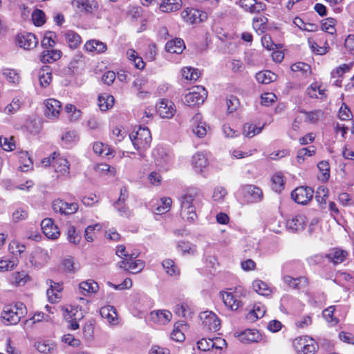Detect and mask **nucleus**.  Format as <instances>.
<instances>
[{
  "label": "nucleus",
  "instance_id": "obj_42",
  "mask_svg": "<svg viewBox=\"0 0 354 354\" xmlns=\"http://www.w3.org/2000/svg\"><path fill=\"white\" fill-rule=\"evenodd\" d=\"M315 153V148L313 146L309 148H302L299 149L297 155V160L299 164H302L307 157L312 156Z\"/></svg>",
  "mask_w": 354,
  "mask_h": 354
},
{
  "label": "nucleus",
  "instance_id": "obj_59",
  "mask_svg": "<svg viewBox=\"0 0 354 354\" xmlns=\"http://www.w3.org/2000/svg\"><path fill=\"white\" fill-rule=\"evenodd\" d=\"M328 197V189L326 187L324 186H320L318 187L315 199L319 203H326V199Z\"/></svg>",
  "mask_w": 354,
  "mask_h": 354
},
{
  "label": "nucleus",
  "instance_id": "obj_25",
  "mask_svg": "<svg viewBox=\"0 0 354 354\" xmlns=\"http://www.w3.org/2000/svg\"><path fill=\"white\" fill-rule=\"evenodd\" d=\"M185 48L184 41L180 38H175L168 41L165 45V50L170 53L180 54Z\"/></svg>",
  "mask_w": 354,
  "mask_h": 354
},
{
  "label": "nucleus",
  "instance_id": "obj_46",
  "mask_svg": "<svg viewBox=\"0 0 354 354\" xmlns=\"http://www.w3.org/2000/svg\"><path fill=\"white\" fill-rule=\"evenodd\" d=\"M145 267V262L142 260L129 261L127 268L125 270L132 274L138 273Z\"/></svg>",
  "mask_w": 354,
  "mask_h": 354
},
{
  "label": "nucleus",
  "instance_id": "obj_28",
  "mask_svg": "<svg viewBox=\"0 0 354 354\" xmlns=\"http://www.w3.org/2000/svg\"><path fill=\"white\" fill-rule=\"evenodd\" d=\"M53 155V165L55 171L62 174H68L70 168L68 160L64 158H56L55 156L56 155L55 152Z\"/></svg>",
  "mask_w": 354,
  "mask_h": 354
},
{
  "label": "nucleus",
  "instance_id": "obj_50",
  "mask_svg": "<svg viewBox=\"0 0 354 354\" xmlns=\"http://www.w3.org/2000/svg\"><path fill=\"white\" fill-rule=\"evenodd\" d=\"M19 158L23 163V166L21 167L22 171H27L32 167L33 162L28 151H21Z\"/></svg>",
  "mask_w": 354,
  "mask_h": 354
},
{
  "label": "nucleus",
  "instance_id": "obj_32",
  "mask_svg": "<svg viewBox=\"0 0 354 354\" xmlns=\"http://www.w3.org/2000/svg\"><path fill=\"white\" fill-rule=\"evenodd\" d=\"M64 37L66 43L71 48H77L81 44V37L75 31L67 30L64 33Z\"/></svg>",
  "mask_w": 354,
  "mask_h": 354
},
{
  "label": "nucleus",
  "instance_id": "obj_41",
  "mask_svg": "<svg viewBox=\"0 0 354 354\" xmlns=\"http://www.w3.org/2000/svg\"><path fill=\"white\" fill-rule=\"evenodd\" d=\"M84 58L82 53L75 54L71 62H70V68L73 70V72L77 71L78 69L82 68L84 66Z\"/></svg>",
  "mask_w": 354,
  "mask_h": 354
},
{
  "label": "nucleus",
  "instance_id": "obj_45",
  "mask_svg": "<svg viewBox=\"0 0 354 354\" xmlns=\"http://www.w3.org/2000/svg\"><path fill=\"white\" fill-rule=\"evenodd\" d=\"M335 24L336 20L335 19L326 18L322 22V29L330 35H333L336 32Z\"/></svg>",
  "mask_w": 354,
  "mask_h": 354
},
{
  "label": "nucleus",
  "instance_id": "obj_13",
  "mask_svg": "<svg viewBox=\"0 0 354 354\" xmlns=\"http://www.w3.org/2000/svg\"><path fill=\"white\" fill-rule=\"evenodd\" d=\"M156 109L157 112L162 118H171L176 112L174 104L168 100H162L158 104Z\"/></svg>",
  "mask_w": 354,
  "mask_h": 354
},
{
  "label": "nucleus",
  "instance_id": "obj_62",
  "mask_svg": "<svg viewBox=\"0 0 354 354\" xmlns=\"http://www.w3.org/2000/svg\"><path fill=\"white\" fill-rule=\"evenodd\" d=\"M317 167L322 174V180H328L330 176V166L327 161H321L318 163Z\"/></svg>",
  "mask_w": 354,
  "mask_h": 354
},
{
  "label": "nucleus",
  "instance_id": "obj_17",
  "mask_svg": "<svg viewBox=\"0 0 354 354\" xmlns=\"http://www.w3.org/2000/svg\"><path fill=\"white\" fill-rule=\"evenodd\" d=\"M348 255V252L344 250L333 248L326 254V257L334 265H337L344 262Z\"/></svg>",
  "mask_w": 354,
  "mask_h": 354
},
{
  "label": "nucleus",
  "instance_id": "obj_1",
  "mask_svg": "<svg viewBox=\"0 0 354 354\" xmlns=\"http://www.w3.org/2000/svg\"><path fill=\"white\" fill-rule=\"evenodd\" d=\"M198 192L195 189H189L180 198V215L183 218L189 222H194L197 218L196 213V198Z\"/></svg>",
  "mask_w": 354,
  "mask_h": 354
},
{
  "label": "nucleus",
  "instance_id": "obj_2",
  "mask_svg": "<svg viewBox=\"0 0 354 354\" xmlns=\"http://www.w3.org/2000/svg\"><path fill=\"white\" fill-rule=\"evenodd\" d=\"M129 138L136 149L147 148L151 142V132L147 127H139L129 135Z\"/></svg>",
  "mask_w": 354,
  "mask_h": 354
},
{
  "label": "nucleus",
  "instance_id": "obj_37",
  "mask_svg": "<svg viewBox=\"0 0 354 354\" xmlns=\"http://www.w3.org/2000/svg\"><path fill=\"white\" fill-rule=\"evenodd\" d=\"M300 113L305 115L304 121L306 122L315 124L317 123L321 118L324 115V112L322 110H315L312 111H306L304 110H301Z\"/></svg>",
  "mask_w": 354,
  "mask_h": 354
},
{
  "label": "nucleus",
  "instance_id": "obj_19",
  "mask_svg": "<svg viewBox=\"0 0 354 354\" xmlns=\"http://www.w3.org/2000/svg\"><path fill=\"white\" fill-rule=\"evenodd\" d=\"M306 218L304 215L299 214L289 219L286 222V227L289 230L295 232L304 228Z\"/></svg>",
  "mask_w": 354,
  "mask_h": 354
},
{
  "label": "nucleus",
  "instance_id": "obj_3",
  "mask_svg": "<svg viewBox=\"0 0 354 354\" xmlns=\"http://www.w3.org/2000/svg\"><path fill=\"white\" fill-rule=\"evenodd\" d=\"M207 96V92L203 86H197L192 88V91L185 95L184 103L192 106L203 103Z\"/></svg>",
  "mask_w": 354,
  "mask_h": 354
},
{
  "label": "nucleus",
  "instance_id": "obj_6",
  "mask_svg": "<svg viewBox=\"0 0 354 354\" xmlns=\"http://www.w3.org/2000/svg\"><path fill=\"white\" fill-rule=\"evenodd\" d=\"M71 4L73 8L86 15H94L99 8L96 0H72Z\"/></svg>",
  "mask_w": 354,
  "mask_h": 354
},
{
  "label": "nucleus",
  "instance_id": "obj_24",
  "mask_svg": "<svg viewBox=\"0 0 354 354\" xmlns=\"http://www.w3.org/2000/svg\"><path fill=\"white\" fill-rule=\"evenodd\" d=\"M239 339L246 344L257 342L260 339V334L255 329H247L238 335Z\"/></svg>",
  "mask_w": 354,
  "mask_h": 354
},
{
  "label": "nucleus",
  "instance_id": "obj_7",
  "mask_svg": "<svg viewBox=\"0 0 354 354\" xmlns=\"http://www.w3.org/2000/svg\"><path fill=\"white\" fill-rule=\"evenodd\" d=\"M245 201L249 203L260 202L263 198L262 190L252 185H245L241 187Z\"/></svg>",
  "mask_w": 354,
  "mask_h": 354
},
{
  "label": "nucleus",
  "instance_id": "obj_30",
  "mask_svg": "<svg viewBox=\"0 0 354 354\" xmlns=\"http://www.w3.org/2000/svg\"><path fill=\"white\" fill-rule=\"evenodd\" d=\"M98 106L102 111H106L111 108L114 103V97L107 93L100 94L97 99Z\"/></svg>",
  "mask_w": 354,
  "mask_h": 354
},
{
  "label": "nucleus",
  "instance_id": "obj_4",
  "mask_svg": "<svg viewBox=\"0 0 354 354\" xmlns=\"http://www.w3.org/2000/svg\"><path fill=\"white\" fill-rule=\"evenodd\" d=\"M180 16L185 22L189 24L201 23L207 18L205 12L193 8H185L181 12Z\"/></svg>",
  "mask_w": 354,
  "mask_h": 354
},
{
  "label": "nucleus",
  "instance_id": "obj_63",
  "mask_svg": "<svg viewBox=\"0 0 354 354\" xmlns=\"http://www.w3.org/2000/svg\"><path fill=\"white\" fill-rule=\"evenodd\" d=\"M338 117L342 120H348L351 118V111L345 104H343L341 106L339 110Z\"/></svg>",
  "mask_w": 354,
  "mask_h": 354
},
{
  "label": "nucleus",
  "instance_id": "obj_27",
  "mask_svg": "<svg viewBox=\"0 0 354 354\" xmlns=\"http://www.w3.org/2000/svg\"><path fill=\"white\" fill-rule=\"evenodd\" d=\"M266 311V307L262 304H255L252 309L246 315V319L250 322H254L258 319L263 317Z\"/></svg>",
  "mask_w": 354,
  "mask_h": 354
},
{
  "label": "nucleus",
  "instance_id": "obj_15",
  "mask_svg": "<svg viewBox=\"0 0 354 354\" xmlns=\"http://www.w3.org/2000/svg\"><path fill=\"white\" fill-rule=\"evenodd\" d=\"M1 317L2 322L6 325H15L18 324L21 319V317L17 315V313L14 310V308L10 306L4 308L1 313Z\"/></svg>",
  "mask_w": 354,
  "mask_h": 354
},
{
  "label": "nucleus",
  "instance_id": "obj_52",
  "mask_svg": "<svg viewBox=\"0 0 354 354\" xmlns=\"http://www.w3.org/2000/svg\"><path fill=\"white\" fill-rule=\"evenodd\" d=\"M101 229H102V225L100 223H96L95 225H88L86 228L85 232H84L85 239L88 242L93 241L94 231L95 230L100 231Z\"/></svg>",
  "mask_w": 354,
  "mask_h": 354
},
{
  "label": "nucleus",
  "instance_id": "obj_12",
  "mask_svg": "<svg viewBox=\"0 0 354 354\" xmlns=\"http://www.w3.org/2000/svg\"><path fill=\"white\" fill-rule=\"evenodd\" d=\"M41 227L43 233L50 239H56L59 236V230L51 218H46L41 222Z\"/></svg>",
  "mask_w": 354,
  "mask_h": 354
},
{
  "label": "nucleus",
  "instance_id": "obj_10",
  "mask_svg": "<svg viewBox=\"0 0 354 354\" xmlns=\"http://www.w3.org/2000/svg\"><path fill=\"white\" fill-rule=\"evenodd\" d=\"M17 40L20 48L28 50L35 48L38 44L35 35L31 32L20 33L17 35Z\"/></svg>",
  "mask_w": 354,
  "mask_h": 354
},
{
  "label": "nucleus",
  "instance_id": "obj_5",
  "mask_svg": "<svg viewBox=\"0 0 354 354\" xmlns=\"http://www.w3.org/2000/svg\"><path fill=\"white\" fill-rule=\"evenodd\" d=\"M314 191L310 187L301 186L297 187L291 192V198L297 203L306 205L312 200Z\"/></svg>",
  "mask_w": 354,
  "mask_h": 354
},
{
  "label": "nucleus",
  "instance_id": "obj_21",
  "mask_svg": "<svg viewBox=\"0 0 354 354\" xmlns=\"http://www.w3.org/2000/svg\"><path fill=\"white\" fill-rule=\"evenodd\" d=\"M30 280V277L24 270L14 272L9 278V282L15 286H24Z\"/></svg>",
  "mask_w": 354,
  "mask_h": 354
},
{
  "label": "nucleus",
  "instance_id": "obj_36",
  "mask_svg": "<svg viewBox=\"0 0 354 354\" xmlns=\"http://www.w3.org/2000/svg\"><path fill=\"white\" fill-rule=\"evenodd\" d=\"M93 149L96 154L102 156L109 157L110 156H113L114 155V151L113 149H110L108 145H104L100 142H95L93 146Z\"/></svg>",
  "mask_w": 354,
  "mask_h": 354
},
{
  "label": "nucleus",
  "instance_id": "obj_33",
  "mask_svg": "<svg viewBox=\"0 0 354 354\" xmlns=\"http://www.w3.org/2000/svg\"><path fill=\"white\" fill-rule=\"evenodd\" d=\"M192 165L197 172H201L207 166V159L203 153H197L192 158Z\"/></svg>",
  "mask_w": 354,
  "mask_h": 354
},
{
  "label": "nucleus",
  "instance_id": "obj_8",
  "mask_svg": "<svg viewBox=\"0 0 354 354\" xmlns=\"http://www.w3.org/2000/svg\"><path fill=\"white\" fill-rule=\"evenodd\" d=\"M52 207L55 212L68 215L75 213L78 210L79 205L76 203H68L58 198L53 202Z\"/></svg>",
  "mask_w": 354,
  "mask_h": 354
},
{
  "label": "nucleus",
  "instance_id": "obj_48",
  "mask_svg": "<svg viewBox=\"0 0 354 354\" xmlns=\"http://www.w3.org/2000/svg\"><path fill=\"white\" fill-rule=\"evenodd\" d=\"M17 266V259H0V271L5 272L12 270Z\"/></svg>",
  "mask_w": 354,
  "mask_h": 354
},
{
  "label": "nucleus",
  "instance_id": "obj_40",
  "mask_svg": "<svg viewBox=\"0 0 354 354\" xmlns=\"http://www.w3.org/2000/svg\"><path fill=\"white\" fill-rule=\"evenodd\" d=\"M62 142L66 147H72L77 140V135L75 131H68L65 132L61 137Z\"/></svg>",
  "mask_w": 354,
  "mask_h": 354
},
{
  "label": "nucleus",
  "instance_id": "obj_43",
  "mask_svg": "<svg viewBox=\"0 0 354 354\" xmlns=\"http://www.w3.org/2000/svg\"><path fill=\"white\" fill-rule=\"evenodd\" d=\"M162 265L166 272L170 276L179 275L180 271L178 267L175 265L174 261L171 259L164 260Z\"/></svg>",
  "mask_w": 354,
  "mask_h": 354
},
{
  "label": "nucleus",
  "instance_id": "obj_23",
  "mask_svg": "<svg viewBox=\"0 0 354 354\" xmlns=\"http://www.w3.org/2000/svg\"><path fill=\"white\" fill-rule=\"evenodd\" d=\"M62 55V51L55 49H46L40 55V61L44 64H51L58 60Z\"/></svg>",
  "mask_w": 354,
  "mask_h": 354
},
{
  "label": "nucleus",
  "instance_id": "obj_60",
  "mask_svg": "<svg viewBox=\"0 0 354 354\" xmlns=\"http://www.w3.org/2000/svg\"><path fill=\"white\" fill-rule=\"evenodd\" d=\"M198 349L207 351L214 348L212 339L203 338L197 342Z\"/></svg>",
  "mask_w": 354,
  "mask_h": 354
},
{
  "label": "nucleus",
  "instance_id": "obj_38",
  "mask_svg": "<svg viewBox=\"0 0 354 354\" xmlns=\"http://www.w3.org/2000/svg\"><path fill=\"white\" fill-rule=\"evenodd\" d=\"M52 80V74L49 70V67L46 66H43L39 73V80L41 87L46 88L48 86Z\"/></svg>",
  "mask_w": 354,
  "mask_h": 354
},
{
  "label": "nucleus",
  "instance_id": "obj_44",
  "mask_svg": "<svg viewBox=\"0 0 354 354\" xmlns=\"http://www.w3.org/2000/svg\"><path fill=\"white\" fill-rule=\"evenodd\" d=\"M272 183V189L276 192H281L284 189L283 176L278 173L272 176L271 178Z\"/></svg>",
  "mask_w": 354,
  "mask_h": 354
},
{
  "label": "nucleus",
  "instance_id": "obj_14",
  "mask_svg": "<svg viewBox=\"0 0 354 354\" xmlns=\"http://www.w3.org/2000/svg\"><path fill=\"white\" fill-rule=\"evenodd\" d=\"M192 132L198 138H203L207 133V124L202 121V115L196 113L191 120Z\"/></svg>",
  "mask_w": 354,
  "mask_h": 354
},
{
  "label": "nucleus",
  "instance_id": "obj_26",
  "mask_svg": "<svg viewBox=\"0 0 354 354\" xmlns=\"http://www.w3.org/2000/svg\"><path fill=\"white\" fill-rule=\"evenodd\" d=\"M100 315L102 318L107 320V322L115 325L118 321V314L115 308L112 306H105L102 307L100 310Z\"/></svg>",
  "mask_w": 354,
  "mask_h": 354
},
{
  "label": "nucleus",
  "instance_id": "obj_53",
  "mask_svg": "<svg viewBox=\"0 0 354 354\" xmlns=\"http://www.w3.org/2000/svg\"><path fill=\"white\" fill-rule=\"evenodd\" d=\"M67 238L71 243L77 244L80 241L81 236L76 232L75 227L70 225L67 228Z\"/></svg>",
  "mask_w": 354,
  "mask_h": 354
},
{
  "label": "nucleus",
  "instance_id": "obj_58",
  "mask_svg": "<svg viewBox=\"0 0 354 354\" xmlns=\"http://www.w3.org/2000/svg\"><path fill=\"white\" fill-rule=\"evenodd\" d=\"M44 17V12L40 10H36L32 14V21L37 26H40L45 23Z\"/></svg>",
  "mask_w": 354,
  "mask_h": 354
},
{
  "label": "nucleus",
  "instance_id": "obj_16",
  "mask_svg": "<svg viewBox=\"0 0 354 354\" xmlns=\"http://www.w3.org/2000/svg\"><path fill=\"white\" fill-rule=\"evenodd\" d=\"M283 279L284 283L290 288L297 290L307 287L308 284V279L306 277L294 278L289 275H286L283 277Z\"/></svg>",
  "mask_w": 354,
  "mask_h": 354
},
{
  "label": "nucleus",
  "instance_id": "obj_20",
  "mask_svg": "<svg viewBox=\"0 0 354 354\" xmlns=\"http://www.w3.org/2000/svg\"><path fill=\"white\" fill-rule=\"evenodd\" d=\"M225 305L232 310H236L242 306V301L232 292H221Z\"/></svg>",
  "mask_w": 354,
  "mask_h": 354
},
{
  "label": "nucleus",
  "instance_id": "obj_56",
  "mask_svg": "<svg viewBox=\"0 0 354 354\" xmlns=\"http://www.w3.org/2000/svg\"><path fill=\"white\" fill-rule=\"evenodd\" d=\"M3 75L10 83L17 84L19 82V75L13 69H4Z\"/></svg>",
  "mask_w": 354,
  "mask_h": 354
},
{
  "label": "nucleus",
  "instance_id": "obj_11",
  "mask_svg": "<svg viewBox=\"0 0 354 354\" xmlns=\"http://www.w3.org/2000/svg\"><path fill=\"white\" fill-rule=\"evenodd\" d=\"M44 104L46 106L45 115L50 119L57 118L62 109L61 102L55 99L50 98L46 100Z\"/></svg>",
  "mask_w": 354,
  "mask_h": 354
},
{
  "label": "nucleus",
  "instance_id": "obj_29",
  "mask_svg": "<svg viewBox=\"0 0 354 354\" xmlns=\"http://www.w3.org/2000/svg\"><path fill=\"white\" fill-rule=\"evenodd\" d=\"M84 48L88 52H94L96 53H104L107 49V46L104 43L96 39H91L86 41Z\"/></svg>",
  "mask_w": 354,
  "mask_h": 354
},
{
  "label": "nucleus",
  "instance_id": "obj_55",
  "mask_svg": "<svg viewBox=\"0 0 354 354\" xmlns=\"http://www.w3.org/2000/svg\"><path fill=\"white\" fill-rule=\"evenodd\" d=\"M308 339H312V338L305 336L299 337L295 339L293 345L298 353H301L305 348L307 344H308Z\"/></svg>",
  "mask_w": 354,
  "mask_h": 354
},
{
  "label": "nucleus",
  "instance_id": "obj_22",
  "mask_svg": "<svg viewBox=\"0 0 354 354\" xmlns=\"http://www.w3.org/2000/svg\"><path fill=\"white\" fill-rule=\"evenodd\" d=\"M150 316L153 322L166 324L171 319L172 314L167 310H159L151 312Z\"/></svg>",
  "mask_w": 354,
  "mask_h": 354
},
{
  "label": "nucleus",
  "instance_id": "obj_49",
  "mask_svg": "<svg viewBox=\"0 0 354 354\" xmlns=\"http://www.w3.org/2000/svg\"><path fill=\"white\" fill-rule=\"evenodd\" d=\"M308 42L310 48L312 50L316 53L317 55H324L328 52L329 46H328L327 41H325V46L323 47H320L317 45V44L312 39L309 38L308 39Z\"/></svg>",
  "mask_w": 354,
  "mask_h": 354
},
{
  "label": "nucleus",
  "instance_id": "obj_51",
  "mask_svg": "<svg viewBox=\"0 0 354 354\" xmlns=\"http://www.w3.org/2000/svg\"><path fill=\"white\" fill-rule=\"evenodd\" d=\"M160 201L161 205H159L156 207V213L158 214H162L167 212L169 210L172 203L171 199L170 198L167 197L162 198Z\"/></svg>",
  "mask_w": 354,
  "mask_h": 354
},
{
  "label": "nucleus",
  "instance_id": "obj_34",
  "mask_svg": "<svg viewBox=\"0 0 354 354\" xmlns=\"http://www.w3.org/2000/svg\"><path fill=\"white\" fill-rule=\"evenodd\" d=\"M79 287L81 293L84 296L88 293L96 292L99 288L97 283L93 280L82 281L80 283Z\"/></svg>",
  "mask_w": 354,
  "mask_h": 354
},
{
  "label": "nucleus",
  "instance_id": "obj_57",
  "mask_svg": "<svg viewBox=\"0 0 354 354\" xmlns=\"http://www.w3.org/2000/svg\"><path fill=\"white\" fill-rule=\"evenodd\" d=\"M263 127H256L252 124H246L243 127V133L245 136L252 138L256 134H259L261 133Z\"/></svg>",
  "mask_w": 354,
  "mask_h": 354
},
{
  "label": "nucleus",
  "instance_id": "obj_54",
  "mask_svg": "<svg viewBox=\"0 0 354 354\" xmlns=\"http://www.w3.org/2000/svg\"><path fill=\"white\" fill-rule=\"evenodd\" d=\"M0 145L5 151H12L15 148V143L13 137H0Z\"/></svg>",
  "mask_w": 354,
  "mask_h": 354
},
{
  "label": "nucleus",
  "instance_id": "obj_47",
  "mask_svg": "<svg viewBox=\"0 0 354 354\" xmlns=\"http://www.w3.org/2000/svg\"><path fill=\"white\" fill-rule=\"evenodd\" d=\"M178 249L184 254H194L196 252V246L185 241H180L178 243Z\"/></svg>",
  "mask_w": 354,
  "mask_h": 354
},
{
  "label": "nucleus",
  "instance_id": "obj_35",
  "mask_svg": "<svg viewBox=\"0 0 354 354\" xmlns=\"http://www.w3.org/2000/svg\"><path fill=\"white\" fill-rule=\"evenodd\" d=\"M252 288L255 292L263 296H269L272 293L271 288L266 282L261 280L257 279L254 281Z\"/></svg>",
  "mask_w": 354,
  "mask_h": 354
},
{
  "label": "nucleus",
  "instance_id": "obj_31",
  "mask_svg": "<svg viewBox=\"0 0 354 354\" xmlns=\"http://www.w3.org/2000/svg\"><path fill=\"white\" fill-rule=\"evenodd\" d=\"M181 3V0H163L159 8L163 12H170L178 10Z\"/></svg>",
  "mask_w": 354,
  "mask_h": 354
},
{
  "label": "nucleus",
  "instance_id": "obj_61",
  "mask_svg": "<svg viewBox=\"0 0 354 354\" xmlns=\"http://www.w3.org/2000/svg\"><path fill=\"white\" fill-rule=\"evenodd\" d=\"M352 64H342L338 66L335 70L331 72V77L333 78H337L342 77L346 72H348Z\"/></svg>",
  "mask_w": 354,
  "mask_h": 354
},
{
  "label": "nucleus",
  "instance_id": "obj_9",
  "mask_svg": "<svg viewBox=\"0 0 354 354\" xmlns=\"http://www.w3.org/2000/svg\"><path fill=\"white\" fill-rule=\"evenodd\" d=\"M203 324L209 331H217L220 328L221 322L217 316L211 311H205L201 314Z\"/></svg>",
  "mask_w": 354,
  "mask_h": 354
},
{
  "label": "nucleus",
  "instance_id": "obj_18",
  "mask_svg": "<svg viewBox=\"0 0 354 354\" xmlns=\"http://www.w3.org/2000/svg\"><path fill=\"white\" fill-rule=\"evenodd\" d=\"M239 5L246 12L257 13L265 9V4L257 0H240Z\"/></svg>",
  "mask_w": 354,
  "mask_h": 354
},
{
  "label": "nucleus",
  "instance_id": "obj_64",
  "mask_svg": "<svg viewBox=\"0 0 354 354\" xmlns=\"http://www.w3.org/2000/svg\"><path fill=\"white\" fill-rule=\"evenodd\" d=\"M239 104V99L235 96L231 95L226 100V105L227 106V111L229 113H232L236 111Z\"/></svg>",
  "mask_w": 354,
  "mask_h": 354
},
{
  "label": "nucleus",
  "instance_id": "obj_39",
  "mask_svg": "<svg viewBox=\"0 0 354 354\" xmlns=\"http://www.w3.org/2000/svg\"><path fill=\"white\" fill-rule=\"evenodd\" d=\"M255 77L261 84H269L276 79V75L270 71H264L257 73Z\"/></svg>",
  "mask_w": 354,
  "mask_h": 354
}]
</instances>
